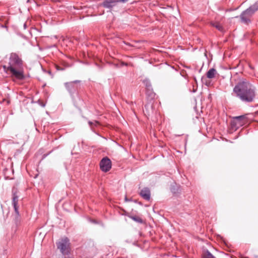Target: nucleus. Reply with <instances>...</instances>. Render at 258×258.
<instances>
[{
	"label": "nucleus",
	"instance_id": "obj_1",
	"mask_svg": "<svg viewBox=\"0 0 258 258\" xmlns=\"http://www.w3.org/2000/svg\"><path fill=\"white\" fill-rule=\"evenodd\" d=\"M237 97L245 102H252L256 96L254 87L246 79L239 81L233 89Z\"/></svg>",
	"mask_w": 258,
	"mask_h": 258
},
{
	"label": "nucleus",
	"instance_id": "obj_2",
	"mask_svg": "<svg viewBox=\"0 0 258 258\" xmlns=\"http://www.w3.org/2000/svg\"><path fill=\"white\" fill-rule=\"evenodd\" d=\"M257 10L258 2L251 6L240 14L239 16L240 22L246 25H248L251 22V17Z\"/></svg>",
	"mask_w": 258,
	"mask_h": 258
},
{
	"label": "nucleus",
	"instance_id": "obj_3",
	"mask_svg": "<svg viewBox=\"0 0 258 258\" xmlns=\"http://www.w3.org/2000/svg\"><path fill=\"white\" fill-rule=\"evenodd\" d=\"M4 68L7 73L12 75L15 81L16 79V53L11 54L8 66H4Z\"/></svg>",
	"mask_w": 258,
	"mask_h": 258
},
{
	"label": "nucleus",
	"instance_id": "obj_4",
	"mask_svg": "<svg viewBox=\"0 0 258 258\" xmlns=\"http://www.w3.org/2000/svg\"><path fill=\"white\" fill-rule=\"evenodd\" d=\"M57 248L63 255H68L71 252V243L70 240L67 237H63L59 239L56 243Z\"/></svg>",
	"mask_w": 258,
	"mask_h": 258
},
{
	"label": "nucleus",
	"instance_id": "obj_5",
	"mask_svg": "<svg viewBox=\"0 0 258 258\" xmlns=\"http://www.w3.org/2000/svg\"><path fill=\"white\" fill-rule=\"evenodd\" d=\"M24 67L22 60L17 56V81H25L28 78V76L24 72Z\"/></svg>",
	"mask_w": 258,
	"mask_h": 258
},
{
	"label": "nucleus",
	"instance_id": "obj_6",
	"mask_svg": "<svg viewBox=\"0 0 258 258\" xmlns=\"http://www.w3.org/2000/svg\"><path fill=\"white\" fill-rule=\"evenodd\" d=\"M233 120L231 121V126L232 128H238L242 126L247 122V117L246 115L235 116L233 117Z\"/></svg>",
	"mask_w": 258,
	"mask_h": 258
},
{
	"label": "nucleus",
	"instance_id": "obj_7",
	"mask_svg": "<svg viewBox=\"0 0 258 258\" xmlns=\"http://www.w3.org/2000/svg\"><path fill=\"white\" fill-rule=\"evenodd\" d=\"M111 161L107 157L103 158L100 162V169L105 172L111 169Z\"/></svg>",
	"mask_w": 258,
	"mask_h": 258
},
{
	"label": "nucleus",
	"instance_id": "obj_8",
	"mask_svg": "<svg viewBox=\"0 0 258 258\" xmlns=\"http://www.w3.org/2000/svg\"><path fill=\"white\" fill-rule=\"evenodd\" d=\"M141 196L145 200L149 201L150 199V190L147 187L143 188L140 193Z\"/></svg>",
	"mask_w": 258,
	"mask_h": 258
},
{
	"label": "nucleus",
	"instance_id": "obj_9",
	"mask_svg": "<svg viewBox=\"0 0 258 258\" xmlns=\"http://www.w3.org/2000/svg\"><path fill=\"white\" fill-rule=\"evenodd\" d=\"M79 82H80L79 81L76 80V81H75L73 82L66 83L64 85H65V87H66V88L67 89V90L71 92L76 89L75 84L78 83Z\"/></svg>",
	"mask_w": 258,
	"mask_h": 258
},
{
	"label": "nucleus",
	"instance_id": "obj_10",
	"mask_svg": "<svg viewBox=\"0 0 258 258\" xmlns=\"http://www.w3.org/2000/svg\"><path fill=\"white\" fill-rule=\"evenodd\" d=\"M117 2V0H106L103 2L102 5L105 8H110L114 6Z\"/></svg>",
	"mask_w": 258,
	"mask_h": 258
},
{
	"label": "nucleus",
	"instance_id": "obj_11",
	"mask_svg": "<svg viewBox=\"0 0 258 258\" xmlns=\"http://www.w3.org/2000/svg\"><path fill=\"white\" fill-rule=\"evenodd\" d=\"M12 204L15 212H16V190L14 186L12 189Z\"/></svg>",
	"mask_w": 258,
	"mask_h": 258
},
{
	"label": "nucleus",
	"instance_id": "obj_12",
	"mask_svg": "<svg viewBox=\"0 0 258 258\" xmlns=\"http://www.w3.org/2000/svg\"><path fill=\"white\" fill-rule=\"evenodd\" d=\"M216 74V70L215 69L212 68L210 69L207 73V77L209 79H213L215 77Z\"/></svg>",
	"mask_w": 258,
	"mask_h": 258
},
{
	"label": "nucleus",
	"instance_id": "obj_13",
	"mask_svg": "<svg viewBox=\"0 0 258 258\" xmlns=\"http://www.w3.org/2000/svg\"><path fill=\"white\" fill-rule=\"evenodd\" d=\"M203 258H216L208 250H205L203 253Z\"/></svg>",
	"mask_w": 258,
	"mask_h": 258
},
{
	"label": "nucleus",
	"instance_id": "obj_14",
	"mask_svg": "<svg viewBox=\"0 0 258 258\" xmlns=\"http://www.w3.org/2000/svg\"><path fill=\"white\" fill-rule=\"evenodd\" d=\"M211 25L215 27L216 29H217L218 30L222 31H223V28L222 26L218 22H211Z\"/></svg>",
	"mask_w": 258,
	"mask_h": 258
},
{
	"label": "nucleus",
	"instance_id": "obj_15",
	"mask_svg": "<svg viewBox=\"0 0 258 258\" xmlns=\"http://www.w3.org/2000/svg\"><path fill=\"white\" fill-rule=\"evenodd\" d=\"M131 218L139 223H142L143 222V220L138 216H131Z\"/></svg>",
	"mask_w": 258,
	"mask_h": 258
},
{
	"label": "nucleus",
	"instance_id": "obj_16",
	"mask_svg": "<svg viewBox=\"0 0 258 258\" xmlns=\"http://www.w3.org/2000/svg\"><path fill=\"white\" fill-rule=\"evenodd\" d=\"M89 124L91 126H92L93 125H97L99 124V122L97 121H89Z\"/></svg>",
	"mask_w": 258,
	"mask_h": 258
},
{
	"label": "nucleus",
	"instance_id": "obj_17",
	"mask_svg": "<svg viewBox=\"0 0 258 258\" xmlns=\"http://www.w3.org/2000/svg\"><path fill=\"white\" fill-rule=\"evenodd\" d=\"M55 68L58 71H63L64 70V68L61 67L58 65H55Z\"/></svg>",
	"mask_w": 258,
	"mask_h": 258
},
{
	"label": "nucleus",
	"instance_id": "obj_18",
	"mask_svg": "<svg viewBox=\"0 0 258 258\" xmlns=\"http://www.w3.org/2000/svg\"><path fill=\"white\" fill-rule=\"evenodd\" d=\"M63 68H64V69H65L66 68L70 67V65L69 63H68L63 62Z\"/></svg>",
	"mask_w": 258,
	"mask_h": 258
},
{
	"label": "nucleus",
	"instance_id": "obj_19",
	"mask_svg": "<svg viewBox=\"0 0 258 258\" xmlns=\"http://www.w3.org/2000/svg\"><path fill=\"white\" fill-rule=\"evenodd\" d=\"M128 0H117L119 3H124L127 2Z\"/></svg>",
	"mask_w": 258,
	"mask_h": 258
},
{
	"label": "nucleus",
	"instance_id": "obj_20",
	"mask_svg": "<svg viewBox=\"0 0 258 258\" xmlns=\"http://www.w3.org/2000/svg\"><path fill=\"white\" fill-rule=\"evenodd\" d=\"M146 86L149 89V88L151 86V84L149 82H147L146 84Z\"/></svg>",
	"mask_w": 258,
	"mask_h": 258
},
{
	"label": "nucleus",
	"instance_id": "obj_21",
	"mask_svg": "<svg viewBox=\"0 0 258 258\" xmlns=\"http://www.w3.org/2000/svg\"><path fill=\"white\" fill-rule=\"evenodd\" d=\"M26 26H27L26 23H24L23 24L24 29H25L26 28Z\"/></svg>",
	"mask_w": 258,
	"mask_h": 258
},
{
	"label": "nucleus",
	"instance_id": "obj_22",
	"mask_svg": "<svg viewBox=\"0 0 258 258\" xmlns=\"http://www.w3.org/2000/svg\"><path fill=\"white\" fill-rule=\"evenodd\" d=\"M256 258H258V256H257Z\"/></svg>",
	"mask_w": 258,
	"mask_h": 258
}]
</instances>
